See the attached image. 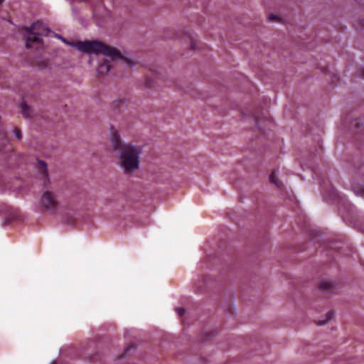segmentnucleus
I'll list each match as a JSON object with an SVG mask.
<instances>
[{
	"mask_svg": "<svg viewBox=\"0 0 364 364\" xmlns=\"http://www.w3.org/2000/svg\"><path fill=\"white\" fill-rule=\"evenodd\" d=\"M128 65H133V63L129 60H124Z\"/></svg>",
	"mask_w": 364,
	"mask_h": 364,
	"instance_id": "obj_18",
	"label": "nucleus"
},
{
	"mask_svg": "<svg viewBox=\"0 0 364 364\" xmlns=\"http://www.w3.org/2000/svg\"><path fill=\"white\" fill-rule=\"evenodd\" d=\"M270 182L274 184L276 187H281L282 186V183L279 180L277 173L274 171L269 176Z\"/></svg>",
	"mask_w": 364,
	"mask_h": 364,
	"instance_id": "obj_8",
	"label": "nucleus"
},
{
	"mask_svg": "<svg viewBox=\"0 0 364 364\" xmlns=\"http://www.w3.org/2000/svg\"><path fill=\"white\" fill-rule=\"evenodd\" d=\"M13 133L15 135V136L18 139H21V132L19 129L15 128L14 130H13Z\"/></svg>",
	"mask_w": 364,
	"mask_h": 364,
	"instance_id": "obj_12",
	"label": "nucleus"
},
{
	"mask_svg": "<svg viewBox=\"0 0 364 364\" xmlns=\"http://www.w3.org/2000/svg\"><path fill=\"white\" fill-rule=\"evenodd\" d=\"M191 48L193 49H195L196 48V42L193 39H191Z\"/></svg>",
	"mask_w": 364,
	"mask_h": 364,
	"instance_id": "obj_16",
	"label": "nucleus"
},
{
	"mask_svg": "<svg viewBox=\"0 0 364 364\" xmlns=\"http://www.w3.org/2000/svg\"><path fill=\"white\" fill-rule=\"evenodd\" d=\"M111 60H113L110 58L105 56L103 62L100 63L97 68V73L99 75H105L109 71L112 67V65L110 64Z\"/></svg>",
	"mask_w": 364,
	"mask_h": 364,
	"instance_id": "obj_6",
	"label": "nucleus"
},
{
	"mask_svg": "<svg viewBox=\"0 0 364 364\" xmlns=\"http://www.w3.org/2000/svg\"><path fill=\"white\" fill-rule=\"evenodd\" d=\"M50 364H55L54 363H51Z\"/></svg>",
	"mask_w": 364,
	"mask_h": 364,
	"instance_id": "obj_21",
	"label": "nucleus"
},
{
	"mask_svg": "<svg viewBox=\"0 0 364 364\" xmlns=\"http://www.w3.org/2000/svg\"><path fill=\"white\" fill-rule=\"evenodd\" d=\"M320 288L325 292H331L334 289V284L331 281H323L320 284Z\"/></svg>",
	"mask_w": 364,
	"mask_h": 364,
	"instance_id": "obj_7",
	"label": "nucleus"
},
{
	"mask_svg": "<svg viewBox=\"0 0 364 364\" xmlns=\"http://www.w3.org/2000/svg\"><path fill=\"white\" fill-rule=\"evenodd\" d=\"M109 135L111 139L112 147L113 148V149H118L119 151H120L121 149L123 147L124 144H122V142L118 130L113 126L110 127Z\"/></svg>",
	"mask_w": 364,
	"mask_h": 364,
	"instance_id": "obj_5",
	"label": "nucleus"
},
{
	"mask_svg": "<svg viewBox=\"0 0 364 364\" xmlns=\"http://www.w3.org/2000/svg\"><path fill=\"white\" fill-rule=\"evenodd\" d=\"M143 146L133 142L124 143L119 151V165L125 173H132L139 169Z\"/></svg>",
	"mask_w": 364,
	"mask_h": 364,
	"instance_id": "obj_1",
	"label": "nucleus"
},
{
	"mask_svg": "<svg viewBox=\"0 0 364 364\" xmlns=\"http://www.w3.org/2000/svg\"><path fill=\"white\" fill-rule=\"evenodd\" d=\"M61 41L63 42H64L65 44L69 45L72 47H73V44H75L76 43V42H70V41H67L65 38H64L63 37L61 38Z\"/></svg>",
	"mask_w": 364,
	"mask_h": 364,
	"instance_id": "obj_14",
	"label": "nucleus"
},
{
	"mask_svg": "<svg viewBox=\"0 0 364 364\" xmlns=\"http://www.w3.org/2000/svg\"><path fill=\"white\" fill-rule=\"evenodd\" d=\"M4 1V0H0V4H1V2H3Z\"/></svg>",
	"mask_w": 364,
	"mask_h": 364,
	"instance_id": "obj_20",
	"label": "nucleus"
},
{
	"mask_svg": "<svg viewBox=\"0 0 364 364\" xmlns=\"http://www.w3.org/2000/svg\"><path fill=\"white\" fill-rule=\"evenodd\" d=\"M77 50L88 54H102L112 60L123 61L121 54L114 48H110L97 41H77L73 44Z\"/></svg>",
	"mask_w": 364,
	"mask_h": 364,
	"instance_id": "obj_2",
	"label": "nucleus"
},
{
	"mask_svg": "<svg viewBox=\"0 0 364 364\" xmlns=\"http://www.w3.org/2000/svg\"><path fill=\"white\" fill-rule=\"evenodd\" d=\"M175 311L178 316H182L185 313V309L182 307H177L175 309Z\"/></svg>",
	"mask_w": 364,
	"mask_h": 364,
	"instance_id": "obj_13",
	"label": "nucleus"
},
{
	"mask_svg": "<svg viewBox=\"0 0 364 364\" xmlns=\"http://www.w3.org/2000/svg\"><path fill=\"white\" fill-rule=\"evenodd\" d=\"M326 320L324 321H322V320H319L317 321V324L318 326H322V325H324L328 320L331 319L332 317H333V312L332 311H328L326 315Z\"/></svg>",
	"mask_w": 364,
	"mask_h": 364,
	"instance_id": "obj_11",
	"label": "nucleus"
},
{
	"mask_svg": "<svg viewBox=\"0 0 364 364\" xmlns=\"http://www.w3.org/2000/svg\"><path fill=\"white\" fill-rule=\"evenodd\" d=\"M55 36L61 40V38H63L60 35L56 34Z\"/></svg>",
	"mask_w": 364,
	"mask_h": 364,
	"instance_id": "obj_19",
	"label": "nucleus"
},
{
	"mask_svg": "<svg viewBox=\"0 0 364 364\" xmlns=\"http://www.w3.org/2000/svg\"><path fill=\"white\" fill-rule=\"evenodd\" d=\"M279 19V17H277V16H274V15H270L269 17H268V20L269 21H274L275 20H278Z\"/></svg>",
	"mask_w": 364,
	"mask_h": 364,
	"instance_id": "obj_15",
	"label": "nucleus"
},
{
	"mask_svg": "<svg viewBox=\"0 0 364 364\" xmlns=\"http://www.w3.org/2000/svg\"><path fill=\"white\" fill-rule=\"evenodd\" d=\"M353 126L356 128L359 127L360 126V122L358 119L355 120V124Z\"/></svg>",
	"mask_w": 364,
	"mask_h": 364,
	"instance_id": "obj_17",
	"label": "nucleus"
},
{
	"mask_svg": "<svg viewBox=\"0 0 364 364\" xmlns=\"http://www.w3.org/2000/svg\"><path fill=\"white\" fill-rule=\"evenodd\" d=\"M21 113L25 118H28L31 116V109L26 104L23 103L21 105Z\"/></svg>",
	"mask_w": 364,
	"mask_h": 364,
	"instance_id": "obj_9",
	"label": "nucleus"
},
{
	"mask_svg": "<svg viewBox=\"0 0 364 364\" xmlns=\"http://www.w3.org/2000/svg\"><path fill=\"white\" fill-rule=\"evenodd\" d=\"M47 165L43 161H38V168L41 171L42 176L44 177L47 175Z\"/></svg>",
	"mask_w": 364,
	"mask_h": 364,
	"instance_id": "obj_10",
	"label": "nucleus"
},
{
	"mask_svg": "<svg viewBox=\"0 0 364 364\" xmlns=\"http://www.w3.org/2000/svg\"><path fill=\"white\" fill-rule=\"evenodd\" d=\"M39 208L41 211L54 213L59 208V201L56 194L50 191H43L38 201Z\"/></svg>",
	"mask_w": 364,
	"mask_h": 364,
	"instance_id": "obj_3",
	"label": "nucleus"
},
{
	"mask_svg": "<svg viewBox=\"0 0 364 364\" xmlns=\"http://www.w3.org/2000/svg\"><path fill=\"white\" fill-rule=\"evenodd\" d=\"M39 26L40 24L36 23H33L31 27H23V29L28 33L26 44L27 48H33L36 44L41 43L43 33L38 31Z\"/></svg>",
	"mask_w": 364,
	"mask_h": 364,
	"instance_id": "obj_4",
	"label": "nucleus"
}]
</instances>
